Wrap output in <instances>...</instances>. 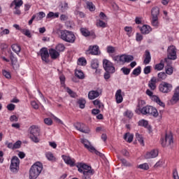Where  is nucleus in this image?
<instances>
[{"mask_svg": "<svg viewBox=\"0 0 179 179\" xmlns=\"http://www.w3.org/2000/svg\"><path fill=\"white\" fill-rule=\"evenodd\" d=\"M145 104L146 103L145 101H138V103L136 109V114H142L143 115H147V114H148L149 115H153V117L159 116V112H157V109L150 106H145Z\"/></svg>", "mask_w": 179, "mask_h": 179, "instance_id": "nucleus-1", "label": "nucleus"}, {"mask_svg": "<svg viewBox=\"0 0 179 179\" xmlns=\"http://www.w3.org/2000/svg\"><path fill=\"white\" fill-rule=\"evenodd\" d=\"M43 171V164L36 162L29 169V179H37Z\"/></svg>", "mask_w": 179, "mask_h": 179, "instance_id": "nucleus-2", "label": "nucleus"}, {"mask_svg": "<svg viewBox=\"0 0 179 179\" xmlns=\"http://www.w3.org/2000/svg\"><path fill=\"white\" fill-rule=\"evenodd\" d=\"M28 132L32 142H34V143L40 142V138H38V136H40V128L38 127L36 125L31 126L28 129Z\"/></svg>", "mask_w": 179, "mask_h": 179, "instance_id": "nucleus-3", "label": "nucleus"}, {"mask_svg": "<svg viewBox=\"0 0 179 179\" xmlns=\"http://www.w3.org/2000/svg\"><path fill=\"white\" fill-rule=\"evenodd\" d=\"M60 38L63 40V41H66V43H75V40H76V37L73 32L68 30H61L60 31Z\"/></svg>", "mask_w": 179, "mask_h": 179, "instance_id": "nucleus-4", "label": "nucleus"}, {"mask_svg": "<svg viewBox=\"0 0 179 179\" xmlns=\"http://www.w3.org/2000/svg\"><path fill=\"white\" fill-rule=\"evenodd\" d=\"M20 164V160L19 157L17 156H13L11 159L10 164V170L11 173H14L16 174L19 171V166Z\"/></svg>", "mask_w": 179, "mask_h": 179, "instance_id": "nucleus-5", "label": "nucleus"}, {"mask_svg": "<svg viewBox=\"0 0 179 179\" xmlns=\"http://www.w3.org/2000/svg\"><path fill=\"white\" fill-rule=\"evenodd\" d=\"M103 66L106 72H110V73H114V72H115L114 64L107 59L103 60Z\"/></svg>", "mask_w": 179, "mask_h": 179, "instance_id": "nucleus-6", "label": "nucleus"}, {"mask_svg": "<svg viewBox=\"0 0 179 179\" xmlns=\"http://www.w3.org/2000/svg\"><path fill=\"white\" fill-rule=\"evenodd\" d=\"M159 92H161L162 93H170V92L173 90V85L166 82H163L161 84H159Z\"/></svg>", "mask_w": 179, "mask_h": 179, "instance_id": "nucleus-7", "label": "nucleus"}, {"mask_svg": "<svg viewBox=\"0 0 179 179\" xmlns=\"http://www.w3.org/2000/svg\"><path fill=\"white\" fill-rule=\"evenodd\" d=\"M146 94L150 97H151V99L152 100V101H155V103H157V104H159V106H160L161 107L166 106L164 103H163V101L160 100V98H159V96L156 95H153V92L150 91V90H146Z\"/></svg>", "mask_w": 179, "mask_h": 179, "instance_id": "nucleus-8", "label": "nucleus"}, {"mask_svg": "<svg viewBox=\"0 0 179 179\" xmlns=\"http://www.w3.org/2000/svg\"><path fill=\"white\" fill-rule=\"evenodd\" d=\"M168 55V59H177V49L176 48V46L171 45L168 48L167 50Z\"/></svg>", "mask_w": 179, "mask_h": 179, "instance_id": "nucleus-9", "label": "nucleus"}, {"mask_svg": "<svg viewBox=\"0 0 179 179\" xmlns=\"http://www.w3.org/2000/svg\"><path fill=\"white\" fill-rule=\"evenodd\" d=\"M161 144L163 148L173 145V135L166 134L165 138L162 139Z\"/></svg>", "mask_w": 179, "mask_h": 179, "instance_id": "nucleus-10", "label": "nucleus"}, {"mask_svg": "<svg viewBox=\"0 0 179 179\" xmlns=\"http://www.w3.org/2000/svg\"><path fill=\"white\" fill-rule=\"evenodd\" d=\"M39 54L41 57L42 61H43L46 64H48V58L50 57V53H48V50H47V48H41L40 50Z\"/></svg>", "mask_w": 179, "mask_h": 179, "instance_id": "nucleus-11", "label": "nucleus"}, {"mask_svg": "<svg viewBox=\"0 0 179 179\" xmlns=\"http://www.w3.org/2000/svg\"><path fill=\"white\" fill-rule=\"evenodd\" d=\"M101 93H103V90L98 88L96 90L90 91L88 93V99L90 100H94V99H97L99 96H101Z\"/></svg>", "mask_w": 179, "mask_h": 179, "instance_id": "nucleus-12", "label": "nucleus"}, {"mask_svg": "<svg viewBox=\"0 0 179 179\" xmlns=\"http://www.w3.org/2000/svg\"><path fill=\"white\" fill-rule=\"evenodd\" d=\"M75 128L77 129L78 131H80V132H83V134H89V132H90V129L83 123L76 124Z\"/></svg>", "mask_w": 179, "mask_h": 179, "instance_id": "nucleus-13", "label": "nucleus"}, {"mask_svg": "<svg viewBox=\"0 0 179 179\" xmlns=\"http://www.w3.org/2000/svg\"><path fill=\"white\" fill-rule=\"evenodd\" d=\"M77 168L79 171V173H83V171H93V169H92V166L87 165L84 163H78L77 164Z\"/></svg>", "mask_w": 179, "mask_h": 179, "instance_id": "nucleus-14", "label": "nucleus"}, {"mask_svg": "<svg viewBox=\"0 0 179 179\" xmlns=\"http://www.w3.org/2000/svg\"><path fill=\"white\" fill-rule=\"evenodd\" d=\"M87 55H99V46L93 45L90 46L88 50L86 51Z\"/></svg>", "mask_w": 179, "mask_h": 179, "instance_id": "nucleus-15", "label": "nucleus"}, {"mask_svg": "<svg viewBox=\"0 0 179 179\" xmlns=\"http://www.w3.org/2000/svg\"><path fill=\"white\" fill-rule=\"evenodd\" d=\"M159 155V151L157 150H152L150 152H148L145 155V159H155Z\"/></svg>", "mask_w": 179, "mask_h": 179, "instance_id": "nucleus-16", "label": "nucleus"}, {"mask_svg": "<svg viewBox=\"0 0 179 179\" xmlns=\"http://www.w3.org/2000/svg\"><path fill=\"white\" fill-rule=\"evenodd\" d=\"M134 59V56L122 55H120V62H131Z\"/></svg>", "mask_w": 179, "mask_h": 179, "instance_id": "nucleus-17", "label": "nucleus"}, {"mask_svg": "<svg viewBox=\"0 0 179 179\" xmlns=\"http://www.w3.org/2000/svg\"><path fill=\"white\" fill-rule=\"evenodd\" d=\"M81 143L84 145L85 148L87 149V150H94V147L90 144V142L87 141V139L85 138H82L81 139Z\"/></svg>", "mask_w": 179, "mask_h": 179, "instance_id": "nucleus-18", "label": "nucleus"}, {"mask_svg": "<svg viewBox=\"0 0 179 179\" xmlns=\"http://www.w3.org/2000/svg\"><path fill=\"white\" fill-rule=\"evenodd\" d=\"M150 61H152V56H150V52H149V50H145L144 54L143 64L145 65H148L150 63Z\"/></svg>", "mask_w": 179, "mask_h": 179, "instance_id": "nucleus-19", "label": "nucleus"}, {"mask_svg": "<svg viewBox=\"0 0 179 179\" xmlns=\"http://www.w3.org/2000/svg\"><path fill=\"white\" fill-rule=\"evenodd\" d=\"M49 55L52 58V59H57V58L59 57V52H58L55 49L49 50Z\"/></svg>", "mask_w": 179, "mask_h": 179, "instance_id": "nucleus-20", "label": "nucleus"}, {"mask_svg": "<svg viewBox=\"0 0 179 179\" xmlns=\"http://www.w3.org/2000/svg\"><path fill=\"white\" fill-rule=\"evenodd\" d=\"M179 101V86L176 88L173 95L171 98L172 103H177Z\"/></svg>", "mask_w": 179, "mask_h": 179, "instance_id": "nucleus-21", "label": "nucleus"}, {"mask_svg": "<svg viewBox=\"0 0 179 179\" xmlns=\"http://www.w3.org/2000/svg\"><path fill=\"white\" fill-rule=\"evenodd\" d=\"M156 83H157V79L156 77H152L148 83V87L152 90H156Z\"/></svg>", "mask_w": 179, "mask_h": 179, "instance_id": "nucleus-22", "label": "nucleus"}, {"mask_svg": "<svg viewBox=\"0 0 179 179\" xmlns=\"http://www.w3.org/2000/svg\"><path fill=\"white\" fill-rule=\"evenodd\" d=\"M62 158L66 164H69L71 167H73V166H75V161L71 159L70 157L63 155Z\"/></svg>", "mask_w": 179, "mask_h": 179, "instance_id": "nucleus-23", "label": "nucleus"}, {"mask_svg": "<svg viewBox=\"0 0 179 179\" xmlns=\"http://www.w3.org/2000/svg\"><path fill=\"white\" fill-rule=\"evenodd\" d=\"M122 92L121 90H117L115 93V99L117 104L122 103V100H124V98H122V95L121 94Z\"/></svg>", "mask_w": 179, "mask_h": 179, "instance_id": "nucleus-24", "label": "nucleus"}, {"mask_svg": "<svg viewBox=\"0 0 179 179\" xmlns=\"http://www.w3.org/2000/svg\"><path fill=\"white\" fill-rule=\"evenodd\" d=\"M140 30L142 34H149L152 31V27L149 25H143Z\"/></svg>", "mask_w": 179, "mask_h": 179, "instance_id": "nucleus-25", "label": "nucleus"}, {"mask_svg": "<svg viewBox=\"0 0 179 179\" xmlns=\"http://www.w3.org/2000/svg\"><path fill=\"white\" fill-rule=\"evenodd\" d=\"M23 5L22 0H13L10 5V8H20Z\"/></svg>", "mask_w": 179, "mask_h": 179, "instance_id": "nucleus-26", "label": "nucleus"}, {"mask_svg": "<svg viewBox=\"0 0 179 179\" xmlns=\"http://www.w3.org/2000/svg\"><path fill=\"white\" fill-rule=\"evenodd\" d=\"M83 179H92V176L94 174V171H84Z\"/></svg>", "mask_w": 179, "mask_h": 179, "instance_id": "nucleus-27", "label": "nucleus"}, {"mask_svg": "<svg viewBox=\"0 0 179 179\" xmlns=\"http://www.w3.org/2000/svg\"><path fill=\"white\" fill-rule=\"evenodd\" d=\"M167 58H165L164 60H161L159 64L155 65V69L162 71L164 68V62H167Z\"/></svg>", "mask_w": 179, "mask_h": 179, "instance_id": "nucleus-28", "label": "nucleus"}, {"mask_svg": "<svg viewBox=\"0 0 179 179\" xmlns=\"http://www.w3.org/2000/svg\"><path fill=\"white\" fill-rule=\"evenodd\" d=\"M138 125L140 127H144V128H147V129H148L149 131H150V129H152V127H150V126H149V123L148 122V121L145 120H140L138 122Z\"/></svg>", "mask_w": 179, "mask_h": 179, "instance_id": "nucleus-29", "label": "nucleus"}, {"mask_svg": "<svg viewBox=\"0 0 179 179\" xmlns=\"http://www.w3.org/2000/svg\"><path fill=\"white\" fill-rule=\"evenodd\" d=\"M80 32L83 34V36H84V37H89V36H93V34H94V32L91 33L86 28H81Z\"/></svg>", "mask_w": 179, "mask_h": 179, "instance_id": "nucleus-30", "label": "nucleus"}, {"mask_svg": "<svg viewBox=\"0 0 179 179\" xmlns=\"http://www.w3.org/2000/svg\"><path fill=\"white\" fill-rule=\"evenodd\" d=\"M159 13H160V10L158 7L152 8L151 10L152 17H159Z\"/></svg>", "mask_w": 179, "mask_h": 179, "instance_id": "nucleus-31", "label": "nucleus"}, {"mask_svg": "<svg viewBox=\"0 0 179 179\" xmlns=\"http://www.w3.org/2000/svg\"><path fill=\"white\" fill-rule=\"evenodd\" d=\"M124 141H127L129 143H131L134 141V134L126 133L124 136Z\"/></svg>", "mask_w": 179, "mask_h": 179, "instance_id": "nucleus-32", "label": "nucleus"}, {"mask_svg": "<svg viewBox=\"0 0 179 179\" xmlns=\"http://www.w3.org/2000/svg\"><path fill=\"white\" fill-rule=\"evenodd\" d=\"M151 24L154 27H159V17H152Z\"/></svg>", "mask_w": 179, "mask_h": 179, "instance_id": "nucleus-33", "label": "nucleus"}, {"mask_svg": "<svg viewBox=\"0 0 179 179\" xmlns=\"http://www.w3.org/2000/svg\"><path fill=\"white\" fill-rule=\"evenodd\" d=\"M86 5H87V9H89L90 12H94V10H96V6H94V4H93L92 2L87 1Z\"/></svg>", "mask_w": 179, "mask_h": 179, "instance_id": "nucleus-34", "label": "nucleus"}, {"mask_svg": "<svg viewBox=\"0 0 179 179\" xmlns=\"http://www.w3.org/2000/svg\"><path fill=\"white\" fill-rule=\"evenodd\" d=\"M11 48L13 50V51H14V52H15V54H19V52H20L22 48H20V45H17V44H13L11 45Z\"/></svg>", "mask_w": 179, "mask_h": 179, "instance_id": "nucleus-35", "label": "nucleus"}, {"mask_svg": "<svg viewBox=\"0 0 179 179\" xmlns=\"http://www.w3.org/2000/svg\"><path fill=\"white\" fill-rule=\"evenodd\" d=\"M136 139L139 142V143L142 145V146H145V143L143 141V136H142V135L136 133Z\"/></svg>", "mask_w": 179, "mask_h": 179, "instance_id": "nucleus-36", "label": "nucleus"}, {"mask_svg": "<svg viewBox=\"0 0 179 179\" xmlns=\"http://www.w3.org/2000/svg\"><path fill=\"white\" fill-rule=\"evenodd\" d=\"M56 50L58 52H62L65 51V45L62 43H59L57 45H56Z\"/></svg>", "mask_w": 179, "mask_h": 179, "instance_id": "nucleus-37", "label": "nucleus"}, {"mask_svg": "<svg viewBox=\"0 0 179 179\" xmlns=\"http://www.w3.org/2000/svg\"><path fill=\"white\" fill-rule=\"evenodd\" d=\"M94 106H96L99 108H104V105L99 99L93 101Z\"/></svg>", "mask_w": 179, "mask_h": 179, "instance_id": "nucleus-38", "label": "nucleus"}, {"mask_svg": "<svg viewBox=\"0 0 179 179\" xmlns=\"http://www.w3.org/2000/svg\"><path fill=\"white\" fill-rule=\"evenodd\" d=\"M78 104L80 107V108H85V106L86 104V100L83 99H80L78 100Z\"/></svg>", "mask_w": 179, "mask_h": 179, "instance_id": "nucleus-39", "label": "nucleus"}, {"mask_svg": "<svg viewBox=\"0 0 179 179\" xmlns=\"http://www.w3.org/2000/svg\"><path fill=\"white\" fill-rule=\"evenodd\" d=\"M76 76L78 78V79H85V74H83V72L82 71L78 70L76 71Z\"/></svg>", "mask_w": 179, "mask_h": 179, "instance_id": "nucleus-40", "label": "nucleus"}, {"mask_svg": "<svg viewBox=\"0 0 179 179\" xmlns=\"http://www.w3.org/2000/svg\"><path fill=\"white\" fill-rule=\"evenodd\" d=\"M141 71H142V68L141 66H138L136 69H135L133 71L132 75H135V76H139V75H141Z\"/></svg>", "mask_w": 179, "mask_h": 179, "instance_id": "nucleus-41", "label": "nucleus"}, {"mask_svg": "<svg viewBox=\"0 0 179 179\" xmlns=\"http://www.w3.org/2000/svg\"><path fill=\"white\" fill-rule=\"evenodd\" d=\"M167 78V74L164 72H160L158 73V80H164Z\"/></svg>", "mask_w": 179, "mask_h": 179, "instance_id": "nucleus-42", "label": "nucleus"}, {"mask_svg": "<svg viewBox=\"0 0 179 179\" xmlns=\"http://www.w3.org/2000/svg\"><path fill=\"white\" fill-rule=\"evenodd\" d=\"M87 62H86V59L85 57H80L78 59V64L81 65L82 66H85Z\"/></svg>", "mask_w": 179, "mask_h": 179, "instance_id": "nucleus-43", "label": "nucleus"}, {"mask_svg": "<svg viewBox=\"0 0 179 179\" xmlns=\"http://www.w3.org/2000/svg\"><path fill=\"white\" fill-rule=\"evenodd\" d=\"M45 157L48 159V160H54L55 157H54V155L51 152H45Z\"/></svg>", "mask_w": 179, "mask_h": 179, "instance_id": "nucleus-44", "label": "nucleus"}, {"mask_svg": "<svg viewBox=\"0 0 179 179\" xmlns=\"http://www.w3.org/2000/svg\"><path fill=\"white\" fill-rule=\"evenodd\" d=\"M10 61L13 65H16V62H17V59L15 57L13 52H10Z\"/></svg>", "mask_w": 179, "mask_h": 179, "instance_id": "nucleus-45", "label": "nucleus"}, {"mask_svg": "<svg viewBox=\"0 0 179 179\" xmlns=\"http://www.w3.org/2000/svg\"><path fill=\"white\" fill-rule=\"evenodd\" d=\"M69 9V6H68V3L65 2L64 4L61 6V11L62 12H66Z\"/></svg>", "mask_w": 179, "mask_h": 179, "instance_id": "nucleus-46", "label": "nucleus"}, {"mask_svg": "<svg viewBox=\"0 0 179 179\" xmlns=\"http://www.w3.org/2000/svg\"><path fill=\"white\" fill-rule=\"evenodd\" d=\"M138 169H141V170H149V164L147 163L140 164Z\"/></svg>", "mask_w": 179, "mask_h": 179, "instance_id": "nucleus-47", "label": "nucleus"}, {"mask_svg": "<svg viewBox=\"0 0 179 179\" xmlns=\"http://www.w3.org/2000/svg\"><path fill=\"white\" fill-rule=\"evenodd\" d=\"M124 117H127V118H132V117H134V113H132V112L131 110H127L124 113Z\"/></svg>", "mask_w": 179, "mask_h": 179, "instance_id": "nucleus-48", "label": "nucleus"}, {"mask_svg": "<svg viewBox=\"0 0 179 179\" xmlns=\"http://www.w3.org/2000/svg\"><path fill=\"white\" fill-rule=\"evenodd\" d=\"M96 26L98 27H106V22H103L101 20H99L96 22Z\"/></svg>", "mask_w": 179, "mask_h": 179, "instance_id": "nucleus-49", "label": "nucleus"}, {"mask_svg": "<svg viewBox=\"0 0 179 179\" xmlns=\"http://www.w3.org/2000/svg\"><path fill=\"white\" fill-rule=\"evenodd\" d=\"M121 71L122 72H123L124 75H129L131 72V69L123 67L121 69Z\"/></svg>", "mask_w": 179, "mask_h": 179, "instance_id": "nucleus-50", "label": "nucleus"}, {"mask_svg": "<svg viewBox=\"0 0 179 179\" xmlns=\"http://www.w3.org/2000/svg\"><path fill=\"white\" fill-rule=\"evenodd\" d=\"M152 70V66H147L144 68V73L145 75H148V73H150Z\"/></svg>", "mask_w": 179, "mask_h": 179, "instance_id": "nucleus-51", "label": "nucleus"}, {"mask_svg": "<svg viewBox=\"0 0 179 179\" xmlns=\"http://www.w3.org/2000/svg\"><path fill=\"white\" fill-rule=\"evenodd\" d=\"M107 52H108V54H114V52H115V48L113 46H108L107 48Z\"/></svg>", "mask_w": 179, "mask_h": 179, "instance_id": "nucleus-52", "label": "nucleus"}, {"mask_svg": "<svg viewBox=\"0 0 179 179\" xmlns=\"http://www.w3.org/2000/svg\"><path fill=\"white\" fill-rule=\"evenodd\" d=\"M124 31H127V36H129V37H131V33H132V28L131 27H125Z\"/></svg>", "mask_w": 179, "mask_h": 179, "instance_id": "nucleus-53", "label": "nucleus"}, {"mask_svg": "<svg viewBox=\"0 0 179 179\" xmlns=\"http://www.w3.org/2000/svg\"><path fill=\"white\" fill-rule=\"evenodd\" d=\"M91 67L92 68V69H97V68H99V62L96 61H92L91 62Z\"/></svg>", "mask_w": 179, "mask_h": 179, "instance_id": "nucleus-54", "label": "nucleus"}, {"mask_svg": "<svg viewBox=\"0 0 179 179\" xmlns=\"http://www.w3.org/2000/svg\"><path fill=\"white\" fill-rule=\"evenodd\" d=\"M44 122L46 125H52V120L50 117L45 118L44 119Z\"/></svg>", "mask_w": 179, "mask_h": 179, "instance_id": "nucleus-55", "label": "nucleus"}, {"mask_svg": "<svg viewBox=\"0 0 179 179\" xmlns=\"http://www.w3.org/2000/svg\"><path fill=\"white\" fill-rule=\"evenodd\" d=\"M110 73H110V71H106V73L103 75V78L105 80H108V79L111 78V75Z\"/></svg>", "mask_w": 179, "mask_h": 179, "instance_id": "nucleus-56", "label": "nucleus"}, {"mask_svg": "<svg viewBox=\"0 0 179 179\" xmlns=\"http://www.w3.org/2000/svg\"><path fill=\"white\" fill-rule=\"evenodd\" d=\"M15 10L13 11L14 15H20L22 13V11H20V7H14Z\"/></svg>", "mask_w": 179, "mask_h": 179, "instance_id": "nucleus-57", "label": "nucleus"}, {"mask_svg": "<svg viewBox=\"0 0 179 179\" xmlns=\"http://www.w3.org/2000/svg\"><path fill=\"white\" fill-rule=\"evenodd\" d=\"M67 93L70 94L71 97H75L76 96V94L72 91V90L69 89V87H67L66 89Z\"/></svg>", "mask_w": 179, "mask_h": 179, "instance_id": "nucleus-58", "label": "nucleus"}, {"mask_svg": "<svg viewBox=\"0 0 179 179\" xmlns=\"http://www.w3.org/2000/svg\"><path fill=\"white\" fill-rule=\"evenodd\" d=\"M20 145H22V141H16L13 144L14 149H19V148H20Z\"/></svg>", "mask_w": 179, "mask_h": 179, "instance_id": "nucleus-59", "label": "nucleus"}, {"mask_svg": "<svg viewBox=\"0 0 179 179\" xmlns=\"http://www.w3.org/2000/svg\"><path fill=\"white\" fill-rule=\"evenodd\" d=\"M3 75L7 79H10V78H11L10 73H9V72H8V71H6L5 70L3 71Z\"/></svg>", "mask_w": 179, "mask_h": 179, "instance_id": "nucleus-60", "label": "nucleus"}, {"mask_svg": "<svg viewBox=\"0 0 179 179\" xmlns=\"http://www.w3.org/2000/svg\"><path fill=\"white\" fill-rule=\"evenodd\" d=\"M31 106L33 107V108H34L35 110H38V104L37 103V102L32 101L31 102Z\"/></svg>", "mask_w": 179, "mask_h": 179, "instance_id": "nucleus-61", "label": "nucleus"}, {"mask_svg": "<svg viewBox=\"0 0 179 179\" xmlns=\"http://www.w3.org/2000/svg\"><path fill=\"white\" fill-rule=\"evenodd\" d=\"M173 177L174 179H179L178 172L177 171V169H174L173 171Z\"/></svg>", "mask_w": 179, "mask_h": 179, "instance_id": "nucleus-62", "label": "nucleus"}, {"mask_svg": "<svg viewBox=\"0 0 179 179\" xmlns=\"http://www.w3.org/2000/svg\"><path fill=\"white\" fill-rule=\"evenodd\" d=\"M8 111H13L15 110V104L10 103L7 106Z\"/></svg>", "mask_w": 179, "mask_h": 179, "instance_id": "nucleus-63", "label": "nucleus"}, {"mask_svg": "<svg viewBox=\"0 0 179 179\" xmlns=\"http://www.w3.org/2000/svg\"><path fill=\"white\" fill-rule=\"evenodd\" d=\"M167 75H172L173 74V67H168L166 69V73Z\"/></svg>", "mask_w": 179, "mask_h": 179, "instance_id": "nucleus-64", "label": "nucleus"}]
</instances>
